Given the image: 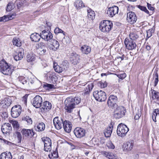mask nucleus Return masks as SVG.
<instances>
[{
    "instance_id": "f257e3e1",
    "label": "nucleus",
    "mask_w": 159,
    "mask_h": 159,
    "mask_svg": "<svg viewBox=\"0 0 159 159\" xmlns=\"http://www.w3.org/2000/svg\"><path fill=\"white\" fill-rule=\"evenodd\" d=\"M81 101V98L78 97L74 98H68L65 101L64 108L67 112L70 113L75 107L76 106L80 103Z\"/></svg>"
},
{
    "instance_id": "f03ea898",
    "label": "nucleus",
    "mask_w": 159,
    "mask_h": 159,
    "mask_svg": "<svg viewBox=\"0 0 159 159\" xmlns=\"http://www.w3.org/2000/svg\"><path fill=\"white\" fill-rule=\"evenodd\" d=\"M11 65L7 63L3 59L0 61V71L3 74L9 75L11 74L13 71Z\"/></svg>"
},
{
    "instance_id": "7ed1b4c3",
    "label": "nucleus",
    "mask_w": 159,
    "mask_h": 159,
    "mask_svg": "<svg viewBox=\"0 0 159 159\" xmlns=\"http://www.w3.org/2000/svg\"><path fill=\"white\" fill-rule=\"evenodd\" d=\"M113 27L112 23L108 20H104L101 21L99 24L100 30L104 33H108Z\"/></svg>"
},
{
    "instance_id": "20e7f679",
    "label": "nucleus",
    "mask_w": 159,
    "mask_h": 159,
    "mask_svg": "<svg viewBox=\"0 0 159 159\" xmlns=\"http://www.w3.org/2000/svg\"><path fill=\"white\" fill-rule=\"evenodd\" d=\"M129 131V129L125 125L120 123L118 125L117 129V135L121 137L125 136Z\"/></svg>"
},
{
    "instance_id": "39448f33",
    "label": "nucleus",
    "mask_w": 159,
    "mask_h": 159,
    "mask_svg": "<svg viewBox=\"0 0 159 159\" xmlns=\"http://www.w3.org/2000/svg\"><path fill=\"white\" fill-rule=\"evenodd\" d=\"M114 111V117L116 119H120L125 115L126 110L123 106L116 107Z\"/></svg>"
},
{
    "instance_id": "423d86ee",
    "label": "nucleus",
    "mask_w": 159,
    "mask_h": 159,
    "mask_svg": "<svg viewBox=\"0 0 159 159\" xmlns=\"http://www.w3.org/2000/svg\"><path fill=\"white\" fill-rule=\"evenodd\" d=\"M93 95L95 99L99 102H104L107 98L105 93L101 90L94 92Z\"/></svg>"
},
{
    "instance_id": "0eeeda50",
    "label": "nucleus",
    "mask_w": 159,
    "mask_h": 159,
    "mask_svg": "<svg viewBox=\"0 0 159 159\" xmlns=\"http://www.w3.org/2000/svg\"><path fill=\"white\" fill-rule=\"evenodd\" d=\"M21 107L20 105H17L13 107L11 109V115L12 117L16 118L20 114L21 112Z\"/></svg>"
},
{
    "instance_id": "6e6552de",
    "label": "nucleus",
    "mask_w": 159,
    "mask_h": 159,
    "mask_svg": "<svg viewBox=\"0 0 159 159\" xmlns=\"http://www.w3.org/2000/svg\"><path fill=\"white\" fill-rule=\"evenodd\" d=\"M117 101V98L116 96L111 95L108 99L107 104L109 107L112 108L118 106L116 102Z\"/></svg>"
},
{
    "instance_id": "1a4fd4ad",
    "label": "nucleus",
    "mask_w": 159,
    "mask_h": 159,
    "mask_svg": "<svg viewBox=\"0 0 159 159\" xmlns=\"http://www.w3.org/2000/svg\"><path fill=\"white\" fill-rule=\"evenodd\" d=\"M44 143V150L45 151H50L51 150L52 142L51 139L47 137L42 138Z\"/></svg>"
},
{
    "instance_id": "9d476101",
    "label": "nucleus",
    "mask_w": 159,
    "mask_h": 159,
    "mask_svg": "<svg viewBox=\"0 0 159 159\" xmlns=\"http://www.w3.org/2000/svg\"><path fill=\"white\" fill-rule=\"evenodd\" d=\"M124 43L126 48L129 50H132L135 49L136 47V44L134 41L129 40L127 38L125 39Z\"/></svg>"
},
{
    "instance_id": "9b49d317",
    "label": "nucleus",
    "mask_w": 159,
    "mask_h": 159,
    "mask_svg": "<svg viewBox=\"0 0 159 159\" xmlns=\"http://www.w3.org/2000/svg\"><path fill=\"white\" fill-rule=\"evenodd\" d=\"M137 18L134 12L132 11H129L127 15L126 19L128 22L130 24L135 23L137 20Z\"/></svg>"
},
{
    "instance_id": "f8f14e48",
    "label": "nucleus",
    "mask_w": 159,
    "mask_h": 159,
    "mask_svg": "<svg viewBox=\"0 0 159 159\" xmlns=\"http://www.w3.org/2000/svg\"><path fill=\"white\" fill-rule=\"evenodd\" d=\"M41 38L45 41H50L52 39L53 35L52 33L48 30H43L40 33Z\"/></svg>"
},
{
    "instance_id": "ddd939ff",
    "label": "nucleus",
    "mask_w": 159,
    "mask_h": 159,
    "mask_svg": "<svg viewBox=\"0 0 159 159\" xmlns=\"http://www.w3.org/2000/svg\"><path fill=\"white\" fill-rule=\"evenodd\" d=\"M74 133L77 138L80 139L85 136L86 132L84 129L78 127L75 129Z\"/></svg>"
},
{
    "instance_id": "4468645a",
    "label": "nucleus",
    "mask_w": 159,
    "mask_h": 159,
    "mask_svg": "<svg viewBox=\"0 0 159 159\" xmlns=\"http://www.w3.org/2000/svg\"><path fill=\"white\" fill-rule=\"evenodd\" d=\"M43 102L42 97L39 95H36L33 99L32 104L36 108L41 107Z\"/></svg>"
},
{
    "instance_id": "2eb2a0df",
    "label": "nucleus",
    "mask_w": 159,
    "mask_h": 159,
    "mask_svg": "<svg viewBox=\"0 0 159 159\" xmlns=\"http://www.w3.org/2000/svg\"><path fill=\"white\" fill-rule=\"evenodd\" d=\"M118 7L116 6H114L108 8L107 11V14L109 17H112L116 14L118 13Z\"/></svg>"
},
{
    "instance_id": "dca6fc26",
    "label": "nucleus",
    "mask_w": 159,
    "mask_h": 159,
    "mask_svg": "<svg viewBox=\"0 0 159 159\" xmlns=\"http://www.w3.org/2000/svg\"><path fill=\"white\" fill-rule=\"evenodd\" d=\"M21 132L24 138H31L33 137L34 134L33 130L32 129H23Z\"/></svg>"
},
{
    "instance_id": "f3484780",
    "label": "nucleus",
    "mask_w": 159,
    "mask_h": 159,
    "mask_svg": "<svg viewBox=\"0 0 159 159\" xmlns=\"http://www.w3.org/2000/svg\"><path fill=\"white\" fill-rule=\"evenodd\" d=\"M64 121L61 118L59 120L58 117H55L53 120L54 125L57 129H60L62 127Z\"/></svg>"
},
{
    "instance_id": "a211bd4d",
    "label": "nucleus",
    "mask_w": 159,
    "mask_h": 159,
    "mask_svg": "<svg viewBox=\"0 0 159 159\" xmlns=\"http://www.w3.org/2000/svg\"><path fill=\"white\" fill-rule=\"evenodd\" d=\"M2 131L3 134H7L12 130L11 124L9 123H4L2 126Z\"/></svg>"
},
{
    "instance_id": "6ab92c4d",
    "label": "nucleus",
    "mask_w": 159,
    "mask_h": 159,
    "mask_svg": "<svg viewBox=\"0 0 159 159\" xmlns=\"http://www.w3.org/2000/svg\"><path fill=\"white\" fill-rule=\"evenodd\" d=\"M49 44L51 45L50 48L53 51H56L59 47V42L55 39H52L49 41Z\"/></svg>"
},
{
    "instance_id": "aec40b11",
    "label": "nucleus",
    "mask_w": 159,
    "mask_h": 159,
    "mask_svg": "<svg viewBox=\"0 0 159 159\" xmlns=\"http://www.w3.org/2000/svg\"><path fill=\"white\" fill-rule=\"evenodd\" d=\"M72 124L68 120H65L63 124V126L65 131L67 133H70L71 129Z\"/></svg>"
},
{
    "instance_id": "412c9836",
    "label": "nucleus",
    "mask_w": 159,
    "mask_h": 159,
    "mask_svg": "<svg viewBox=\"0 0 159 159\" xmlns=\"http://www.w3.org/2000/svg\"><path fill=\"white\" fill-rule=\"evenodd\" d=\"M41 106L43 111L45 112H47L51 109L52 105L49 102L45 101L43 103Z\"/></svg>"
},
{
    "instance_id": "4be33fe9",
    "label": "nucleus",
    "mask_w": 159,
    "mask_h": 159,
    "mask_svg": "<svg viewBox=\"0 0 159 159\" xmlns=\"http://www.w3.org/2000/svg\"><path fill=\"white\" fill-rule=\"evenodd\" d=\"M41 38L40 34H39L37 33H34L32 34L30 36V39L32 41L35 42H38L39 41Z\"/></svg>"
},
{
    "instance_id": "5701e85b",
    "label": "nucleus",
    "mask_w": 159,
    "mask_h": 159,
    "mask_svg": "<svg viewBox=\"0 0 159 159\" xmlns=\"http://www.w3.org/2000/svg\"><path fill=\"white\" fill-rule=\"evenodd\" d=\"M28 82L30 83L31 84H34L36 86H37L38 84H40V82L36 77L32 76L28 78Z\"/></svg>"
},
{
    "instance_id": "b1692460",
    "label": "nucleus",
    "mask_w": 159,
    "mask_h": 159,
    "mask_svg": "<svg viewBox=\"0 0 159 159\" xmlns=\"http://www.w3.org/2000/svg\"><path fill=\"white\" fill-rule=\"evenodd\" d=\"M11 103V101L10 99L8 98H5L1 101V104L4 107L9 106Z\"/></svg>"
},
{
    "instance_id": "393cba45",
    "label": "nucleus",
    "mask_w": 159,
    "mask_h": 159,
    "mask_svg": "<svg viewBox=\"0 0 159 159\" xmlns=\"http://www.w3.org/2000/svg\"><path fill=\"white\" fill-rule=\"evenodd\" d=\"M134 146V142L133 141L126 143L124 147V151H129L133 148Z\"/></svg>"
},
{
    "instance_id": "a878e982",
    "label": "nucleus",
    "mask_w": 159,
    "mask_h": 159,
    "mask_svg": "<svg viewBox=\"0 0 159 159\" xmlns=\"http://www.w3.org/2000/svg\"><path fill=\"white\" fill-rule=\"evenodd\" d=\"M36 59L35 55L33 53H28L26 56V60L28 62H33Z\"/></svg>"
},
{
    "instance_id": "bb28decb",
    "label": "nucleus",
    "mask_w": 159,
    "mask_h": 159,
    "mask_svg": "<svg viewBox=\"0 0 159 159\" xmlns=\"http://www.w3.org/2000/svg\"><path fill=\"white\" fill-rule=\"evenodd\" d=\"M71 58L70 60H73V63H74V64H77L78 63V60L79 58V56L76 53L72 52L70 54Z\"/></svg>"
},
{
    "instance_id": "cd10ccee",
    "label": "nucleus",
    "mask_w": 159,
    "mask_h": 159,
    "mask_svg": "<svg viewBox=\"0 0 159 159\" xmlns=\"http://www.w3.org/2000/svg\"><path fill=\"white\" fill-rule=\"evenodd\" d=\"M81 50L83 53L88 54L91 52V48L89 46L84 45L81 47Z\"/></svg>"
},
{
    "instance_id": "c85d7f7f",
    "label": "nucleus",
    "mask_w": 159,
    "mask_h": 159,
    "mask_svg": "<svg viewBox=\"0 0 159 159\" xmlns=\"http://www.w3.org/2000/svg\"><path fill=\"white\" fill-rule=\"evenodd\" d=\"M19 82L23 85H25L27 87L30 86L29 83L28 82V80L27 79L23 76H20L18 78Z\"/></svg>"
},
{
    "instance_id": "c756f323",
    "label": "nucleus",
    "mask_w": 159,
    "mask_h": 159,
    "mask_svg": "<svg viewBox=\"0 0 159 159\" xmlns=\"http://www.w3.org/2000/svg\"><path fill=\"white\" fill-rule=\"evenodd\" d=\"M74 5L77 9L84 7V5L83 2L80 0H77L74 3Z\"/></svg>"
},
{
    "instance_id": "7c9ffc66",
    "label": "nucleus",
    "mask_w": 159,
    "mask_h": 159,
    "mask_svg": "<svg viewBox=\"0 0 159 159\" xmlns=\"http://www.w3.org/2000/svg\"><path fill=\"white\" fill-rule=\"evenodd\" d=\"M0 159H11L12 156L10 152L7 153L3 152L0 155Z\"/></svg>"
},
{
    "instance_id": "2f4dec72",
    "label": "nucleus",
    "mask_w": 159,
    "mask_h": 159,
    "mask_svg": "<svg viewBox=\"0 0 159 159\" xmlns=\"http://www.w3.org/2000/svg\"><path fill=\"white\" fill-rule=\"evenodd\" d=\"M113 129L112 126H110L107 127L104 131V133L105 136L109 137L110 136Z\"/></svg>"
},
{
    "instance_id": "473e14b6",
    "label": "nucleus",
    "mask_w": 159,
    "mask_h": 159,
    "mask_svg": "<svg viewBox=\"0 0 159 159\" xmlns=\"http://www.w3.org/2000/svg\"><path fill=\"white\" fill-rule=\"evenodd\" d=\"M87 12L88 18L90 20H93L95 18V16L94 12L90 9L87 10Z\"/></svg>"
},
{
    "instance_id": "72a5a7b5",
    "label": "nucleus",
    "mask_w": 159,
    "mask_h": 159,
    "mask_svg": "<svg viewBox=\"0 0 159 159\" xmlns=\"http://www.w3.org/2000/svg\"><path fill=\"white\" fill-rule=\"evenodd\" d=\"M12 16H14L13 15L10 16H4L3 17H0V22H6L9 20H11L14 17Z\"/></svg>"
},
{
    "instance_id": "f704fd0d",
    "label": "nucleus",
    "mask_w": 159,
    "mask_h": 159,
    "mask_svg": "<svg viewBox=\"0 0 159 159\" xmlns=\"http://www.w3.org/2000/svg\"><path fill=\"white\" fill-rule=\"evenodd\" d=\"M45 128V126L44 124L42 122L39 123L37 125L36 130L38 131H41L43 130Z\"/></svg>"
},
{
    "instance_id": "c9c22d12",
    "label": "nucleus",
    "mask_w": 159,
    "mask_h": 159,
    "mask_svg": "<svg viewBox=\"0 0 159 159\" xmlns=\"http://www.w3.org/2000/svg\"><path fill=\"white\" fill-rule=\"evenodd\" d=\"M13 43L14 45L17 47H20L21 45V43L18 38H14L13 39Z\"/></svg>"
},
{
    "instance_id": "e433bc0d",
    "label": "nucleus",
    "mask_w": 159,
    "mask_h": 159,
    "mask_svg": "<svg viewBox=\"0 0 159 159\" xmlns=\"http://www.w3.org/2000/svg\"><path fill=\"white\" fill-rule=\"evenodd\" d=\"M102 154L109 159H113V157H114V155L111 152L103 151Z\"/></svg>"
},
{
    "instance_id": "4c0bfd02",
    "label": "nucleus",
    "mask_w": 159,
    "mask_h": 159,
    "mask_svg": "<svg viewBox=\"0 0 159 159\" xmlns=\"http://www.w3.org/2000/svg\"><path fill=\"white\" fill-rule=\"evenodd\" d=\"M152 93V98L153 99H156L157 101H159V92L153 90Z\"/></svg>"
},
{
    "instance_id": "58836bf2",
    "label": "nucleus",
    "mask_w": 159,
    "mask_h": 159,
    "mask_svg": "<svg viewBox=\"0 0 159 159\" xmlns=\"http://www.w3.org/2000/svg\"><path fill=\"white\" fill-rule=\"evenodd\" d=\"M129 40L134 41L139 38V36L136 33H132L129 35Z\"/></svg>"
},
{
    "instance_id": "ea45409f",
    "label": "nucleus",
    "mask_w": 159,
    "mask_h": 159,
    "mask_svg": "<svg viewBox=\"0 0 159 159\" xmlns=\"http://www.w3.org/2000/svg\"><path fill=\"white\" fill-rule=\"evenodd\" d=\"M47 51L46 48H43L42 47H39L37 50L38 54L40 55H44Z\"/></svg>"
},
{
    "instance_id": "a19ab883",
    "label": "nucleus",
    "mask_w": 159,
    "mask_h": 159,
    "mask_svg": "<svg viewBox=\"0 0 159 159\" xmlns=\"http://www.w3.org/2000/svg\"><path fill=\"white\" fill-rule=\"evenodd\" d=\"M153 79H154V86H156L158 81V74L157 72H154L153 75Z\"/></svg>"
},
{
    "instance_id": "79ce46f5",
    "label": "nucleus",
    "mask_w": 159,
    "mask_h": 159,
    "mask_svg": "<svg viewBox=\"0 0 159 159\" xmlns=\"http://www.w3.org/2000/svg\"><path fill=\"white\" fill-rule=\"evenodd\" d=\"M54 69L56 72L58 73H61L63 71V68L61 67V65L54 66Z\"/></svg>"
},
{
    "instance_id": "37998d69",
    "label": "nucleus",
    "mask_w": 159,
    "mask_h": 159,
    "mask_svg": "<svg viewBox=\"0 0 159 159\" xmlns=\"http://www.w3.org/2000/svg\"><path fill=\"white\" fill-rule=\"evenodd\" d=\"M10 122L12 124L14 128H15L16 129H19V125L17 121L11 120Z\"/></svg>"
},
{
    "instance_id": "c03bdc74",
    "label": "nucleus",
    "mask_w": 159,
    "mask_h": 159,
    "mask_svg": "<svg viewBox=\"0 0 159 159\" xmlns=\"http://www.w3.org/2000/svg\"><path fill=\"white\" fill-rule=\"evenodd\" d=\"M154 32V30L153 28H151L148 30L147 31V35L146 39H148L150 38L152 35V33H153Z\"/></svg>"
},
{
    "instance_id": "a18cd8bd",
    "label": "nucleus",
    "mask_w": 159,
    "mask_h": 159,
    "mask_svg": "<svg viewBox=\"0 0 159 159\" xmlns=\"http://www.w3.org/2000/svg\"><path fill=\"white\" fill-rule=\"evenodd\" d=\"M44 86L47 90L54 89L55 88V86L53 85L48 84H46L44 85Z\"/></svg>"
},
{
    "instance_id": "49530a36",
    "label": "nucleus",
    "mask_w": 159,
    "mask_h": 159,
    "mask_svg": "<svg viewBox=\"0 0 159 159\" xmlns=\"http://www.w3.org/2000/svg\"><path fill=\"white\" fill-rule=\"evenodd\" d=\"M61 67L63 68V71L66 70L68 67V62L65 61L62 62L61 64Z\"/></svg>"
},
{
    "instance_id": "de8ad7c7",
    "label": "nucleus",
    "mask_w": 159,
    "mask_h": 159,
    "mask_svg": "<svg viewBox=\"0 0 159 159\" xmlns=\"http://www.w3.org/2000/svg\"><path fill=\"white\" fill-rule=\"evenodd\" d=\"M54 32L56 34H58L60 33H62L64 35L65 34V32H64L61 29L58 27H56L55 29Z\"/></svg>"
},
{
    "instance_id": "09e8293b",
    "label": "nucleus",
    "mask_w": 159,
    "mask_h": 159,
    "mask_svg": "<svg viewBox=\"0 0 159 159\" xmlns=\"http://www.w3.org/2000/svg\"><path fill=\"white\" fill-rule=\"evenodd\" d=\"M138 7L141 10L144 11L146 13H149V11L148 10H147L146 7L144 6H141L140 5H139L138 6Z\"/></svg>"
},
{
    "instance_id": "8fccbe9b",
    "label": "nucleus",
    "mask_w": 159,
    "mask_h": 159,
    "mask_svg": "<svg viewBox=\"0 0 159 159\" xmlns=\"http://www.w3.org/2000/svg\"><path fill=\"white\" fill-rule=\"evenodd\" d=\"M107 145L109 148L113 149L115 146L111 141H109L107 143Z\"/></svg>"
},
{
    "instance_id": "3c124183",
    "label": "nucleus",
    "mask_w": 159,
    "mask_h": 159,
    "mask_svg": "<svg viewBox=\"0 0 159 159\" xmlns=\"http://www.w3.org/2000/svg\"><path fill=\"white\" fill-rule=\"evenodd\" d=\"M12 3L11 2H9L7 5L6 11H10L13 9L12 6Z\"/></svg>"
},
{
    "instance_id": "603ef678",
    "label": "nucleus",
    "mask_w": 159,
    "mask_h": 159,
    "mask_svg": "<svg viewBox=\"0 0 159 159\" xmlns=\"http://www.w3.org/2000/svg\"><path fill=\"white\" fill-rule=\"evenodd\" d=\"M49 80L53 83V81H56V76L53 73H51L50 74L49 76Z\"/></svg>"
},
{
    "instance_id": "864d4df0",
    "label": "nucleus",
    "mask_w": 159,
    "mask_h": 159,
    "mask_svg": "<svg viewBox=\"0 0 159 159\" xmlns=\"http://www.w3.org/2000/svg\"><path fill=\"white\" fill-rule=\"evenodd\" d=\"M24 119L25 120L28 124H31L32 123V120L31 118L29 116H26L24 117Z\"/></svg>"
},
{
    "instance_id": "5fc2aeb1",
    "label": "nucleus",
    "mask_w": 159,
    "mask_h": 159,
    "mask_svg": "<svg viewBox=\"0 0 159 159\" xmlns=\"http://www.w3.org/2000/svg\"><path fill=\"white\" fill-rule=\"evenodd\" d=\"M98 85L101 88H104L107 87V84L106 82H100L98 83Z\"/></svg>"
},
{
    "instance_id": "6e6d98bb",
    "label": "nucleus",
    "mask_w": 159,
    "mask_h": 159,
    "mask_svg": "<svg viewBox=\"0 0 159 159\" xmlns=\"http://www.w3.org/2000/svg\"><path fill=\"white\" fill-rule=\"evenodd\" d=\"M28 96V95L26 94L22 98V102L25 105H27Z\"/></svg>"
},
{
    "instance_id": "4d7b16f0",
    "label": "nucleus",
    "mask_w": 159,
    "mask_h": 159,
    "mask_svg": "<svg viewBox=\"0 0 159 159\" xmlns=\"http://www.w3.org/2000/svg\"><path fill=\"white\" fill-rule=\"evenodd\" d=\"M141 115V111H138L136 114L135 116L134 117V119L135 120H139V118L140 117Z\"/></svg>"
},
{
    "instance_id": "13d9d810",
    "label": "nucleus",
    "mask_w": 159,
    "mask_h": 159,
    "mask_svg": "<svg viewBox=\"0 0 159 159\" xmlns=\"http://www.w3.org/2000/svg\"><path fill=\"white\" fill-rule=\"evenodd\" d=\"M16 134L19 142H20L22 139V136L21 133L19 132H16Z\"/></svg>"
},
{
    "instance_id": "bf43d9fd",
    "label": "nucleus",
    "mask_w": 159,
    "mask_h": 159,
    "mask_svg": "<svg viewBox=\"0 0 159 159\" xmlns=\"http://www.w3.org/2000/svg\"><path fill=\"white\" fill-rule=\"evenodd\" d=\"M52 156L53 157L55 158H57L58 157V154L57 148L56 149L55 151H53V153H52Z\"/></svg>"
},
{
    "instance_id": "052dcab7",
    "label": "nucleus",
    "mask_w": 159,
    "mask_h": 159,
    "mask_svg": "<svg viewBox=\"0 0 159 159\" xmlns=\"http://www.w3.org/2000/svg\"><path fill=\"white\" fill-rule=\"evenodd\" d=\"M147 6L148 8V9L151 10L152 11H154L155 10V8L153 7H152L151 5V4H149L148 3H147Z\"/></svg>"
},
{
    "instance_id": "680f3d73",
    "label": "nucleus",
    "mask_w": 159,
    "mask_h": 159,
    "mask_svg": "<svg viewBox=\"0 0 159 159\" xmlns=\"http://www.w3.org/2000/svg\"><path fill=\"white\" fill-rule=\"evenodd\" d=\"M93 87V83H91L89 84L87 86V89H88V90L91 91Z\"/></svg>"
},
{
    "instance_id": "e2e57ef3",
    "label": "nucleus",
    "mask_w": 159,
    "mask_h": 159,
    "mask_svg": "<svg viewBox=\"0 0 159 159\" xmlns=\"http://www.w3.org/2000/svg\"><path fill=\"white\" fill-rule=\"evenodd\" d=\"M117 76L119 78L123 79L126 77V75L125 73H123L118 75Z\"/></svg>"
},
{
    "instance_id": "0e129e2a",
    "label": "nucleus",
    "mask_w": 159,
    "mask_h": 159,
    "mask_svg": "<svg viewBox=\"0 0 159 159\" xmlns=\"http://www.w3.org/2000/svg\"><path fill=\"white\" fill-rule=\"evenodd\" d=\"M2 141L1 142L2 143H4L5 144H7V145H10L11 143V142L8 141L7 140H6L4 139H2L1 140Z\"/></svg>"
},
{
    "instance_id": "69168bd1",
    "label": "nucleus",
    "mask_w": 159,
    "mask_h": 159,
    "mask_svg": "<svg viewBox=\"0 0 159 159\" xmlns=\"http://www.w3.org/2000/svg\"><path fill=\"white\" fill-rule=\"evenodd\" d=\"M157 115V114L156 113H155L154 112H153V113L152 114V120L154 122L156 121V117Z\"/></svg>"
},
{
    "instance_id": "338daca9",
    "label": "nucleus",
    "mask_w": 159,
    "mask_h": 159,
    "mask_svg": "<svg viewBox=\"0 0 159 159\" xmlns=\"http://www.w3.org/2000/svg\"><path fill=\"white\" fill-rule=\"evenodd\" d=\"M23 53H22L21 52H19L17 55L21 59L23 58Z\"/></svg>"
},
{
    "instance_id": "774afa93",
    "label": "nucleus",
    "mask_w": 159,
    "mask_h": 159,
    "mask_svg": "<svg viewBox=\"0 0 159 159\" xmlns=\"http://www.w3.org/2000/svg\"><path fill=\"white\" fill-rule=\"evenodd\" d=\"M38 48L39 46V47H44L45 46V43L43 42H41L38 44Z\"/></svg>"
}]
</instances>
